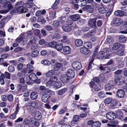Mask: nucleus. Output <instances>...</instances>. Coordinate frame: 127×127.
Segmentation results:
<instances>
[{
	"label": "nucleus",
	"instance_id": "1",
	"mask_svg": "<svg viewBox=\"0 0 127 127\" xmlns=\"http://www.w3.org/2000/svg\"><path fill=\"white\" fill-rule=\"evenodd\" d=\"M54 92L49 89H47L44 92V93L42 95L41 97L42 101L44 103L46 102L49 98L52 95H55Z\"/></svg>",
	"mask_w": 127,
	"mask_h": 127
},
{
	"label": "nucleus",
	"instance_id": "2",
	"mask_svg": "<svg viewBox=\"0 0 127 127\" xmlns=\"http://www.w3.org/2000/svg\"><path fill=\"white\" fill-rule=\"evenodd\" d=\"M24 3L22 1H19L17 2L15 7L18 12H25L26 10L24 8Z\"/></svg>",
	"mask_w": 127,
	"mask_h": 127
},
{
	"label": "nucleus",
	"instance_id": "3",
	"mask_svg": "<svg viewBox=\"0 0 127 127\" xmlns=\"http://www.w3.org/2000/svg\"><path fill=\"white\" fill-rule=\"evenodd\" d=\"M3 6L5 9L1 11L2 13H7L13 7L11 3L9 1H7L5 3L4 5Z\"/></svg>",
	"mask_w": 127,
	"mask_h": 127
},
{
	"label": "nucleus",
	"instance_id": "4",
	"mask_svg": "<svg viewBox=\"0 0 127 127\" xmlns=\"http://www.w3.org/2000/svg\"><path fill=\"white\" fill-rule=\"evenodd\" d=\"M104 54L103 56V59H110L111 56V51L109 48H105L104 49Z\"/></svg>",
	"mask_w": 127,
	"mask_h": 127
},
{
	"label": "nucleus",
	"instance_id": "5",
	"mask_svg": "<svg viewBox=\"0 0 127 127\" xmlns=\"http://www.w3.org/2000/svg\"><path fill=\"white\" fill-rule=\"evenodd\" d=\"M96 18L90 19L88 22V25L91 28L93 29L97 28L96 25Z\"/></svg>",
	"mask_w": 127,
	"mask_h": 127
},
{
	"label": "nucleus",
	"instance_id": "6",
	"mask_svg": "<svg viewBox=\"0 0 127 127\" xmlns=\"http://www.w3.org/2000/svg\"><path fill=\"white\" fill-rule=\"evenodd\" d=\"M123 23L122 20L119 18H115L113 19L112 23L115 26L119 25Z\"/></svg>",
	"mask_w": 127,
	"mask_h": 127
},
{
	"label": "nucleus",
	"instance_id": "7",
	"mask_svg": "<svg viewBox=\"0 0 127 127\" xmlns=\"http://www.w3.org/2000/svg\"><path fill=\"white\" fill-rule=\"evenodd\" d=\"M106 117L108 119L112 120L116 118V115L113 112H109L106 114Z\"/></svg>",
	"mask_w": 127,
	"mask_h": 127
},
{
	"label": "nucleus",
	"instance_id": "8",
	"mask_svg": "<svg viewBox=\"0 0 127 127\" xmlns=\"http://www.w3.org/2000/svg\"><path fill=\"white\" fill-rule=\"evenodd\" d=\"M70 78V76L66 73L61 76L60 79L63 82L65 83L68 82Z\"/></svg>",
	"mask_w": 127,
	"mask_h": 127
},
{
	"label": "nucleus",
	"instance_id": "9",
	"mask_svg": "<svg viewBox=\"0 0 127 127\" xmlns=\"http://www.w3.org/2000/svg\"><path fill=\"white\" fill-rule=\"evenodd\" d=\"M72 66L74 69L76 70H78L81 68V65L79 62L76 61L72 63Z\"/></svg>",
	"mask_w": 127,
	"mask_h": 127
},
{
	"label": "nucleus",
	"instance_id": "10",
	"mask_svg": "<svg viewBox=\"0 0 127 127\" xmlns=\"http://www.w3.org/2000/svg\"><path fill=\"white\" fill-rule=\"evenodd\" d=\"M114 14L115 15L119 17L125 16L127 15V14L125 12L120 10L115 11Z\"/></svg>",
	"mask_w": 127,
	"mask_h": 127
},
{
	"label": "nucleus",
	"instance_id": "11",
	"mask_svg": "<svg viewBox=\"0 0 127 127\" xmlns=\"http://www.w3.org/2000/svg\"><path fill=\"white\" fill-rule=\"evenodd\" d=\"M116 94L118 97L122 98L125 95V92L122 89H118L117 91Z\"/></svg>",
	"mask_w": 127,
	"mask_h": 127
},
{
	"label": "nucleus",
	"instance_id": "12",
	"mask_svg": "<svg viewBox=\"0 0 127 127\" xmlns=\"http://www.w3.org/2000/svg\"><path fill=\"white\" fill-rule=\"evenodd\" d=\"M66 23L68 26H69L72 27L73 29H74L76 28V24L75 23H74L73 22L72 20H68L66 21Z\"/></svg>",
	"mask_w": 127,
	"mask_h": 127
},
{
	"label": "nucleus",
	"instance_id": "13",
	"mask_svg": "<svg viewBox=\"0 0 127 127\" xmlns=\"http://www.w3.org/2000/svg\"><path fill=\"white\" fill-rule=\"evenodd\" d=\"M62 28L63 30L65 32H69L73 30L72 27L70 26H67L66 25H64L62 26Z\"/></svg>",
	"mask_w": 127,
	"mask_h": 127
},
{
	"label": "nucleus",
	"instance_id": "14",
	"mask_svg": "<svg viewBox=\"0 0 127 127\" xmlns=\"http://www.w3.org/2000/svg\"><path fill=\"white\" fill-rule=\"evenodd\" d=\"M80 51L82 54L85 55L88 54L90 52L89 50L85 47H81L80 49Z\"/></svg>",
	"mask_w": 127,
	"mask_h": 127
},
{
	"label": "nucleus",
	"instance_id": "15",
	"mask_svg": "<svg viewBox=\"0 0 127 127\" xmlns=\"http://www.w3.org/2000/svg\"><path fill=\"white\" fill-rule=\"evenodd\" d=\"M68 75L70 76V77H74L75 76V73L74 71L71 69H68L66 73Z\"/></svg>",
	"mask_w": 127,
	"mask_h": 127
},
{
	"label": "nucleus",
	"instance_id": "16",
	"mask_svg": "<svg viewBox=\"0 0 127 127\" xmlns=\"http://www.w3.org/2000/svg\"><path fill=\"white\" fill-rule=\"evenodd\" d=\"M82 9L83 11H88L90 13L92 12L93 11V9L91 7V6L89 5H87L83 7Z\"/></svg>",
	"mask_w": 127,
	"mask_h": 127
},
{
	"label": "nucleus",
	"instance_id": "17",
	"mask_svg": "<svg viewBox=\"0 0 127 127\" xmlns=\"http://www.w3.org/2000/svg\"><path fill=\"white\" fill-rule=\"evenodd\" d=\"M69 18L73 21H76L79 19L80 17L78 14H75L70 16Z\"/></svg>",
	"mask_w": 127,
	"mask_h": 127
},
{
	"label": "nucleus",
	"instance_id": "18",
	"mask_svg": "<svg viewBox=\"0 0 127 127\" xmlns=\"http://www.w3.org/2000/svg\"><path fill=\"white\" fill-rule=\"evenodd\" d=\"M114 88V85L112 83H109L105 86V89L106 91H109L113 89Z\"/></svg>",
	"mask_w": 127,
	"mask_h": 127
},
{
	"label": "nucleus",
	"instance_id": "19",
	"mask_svg": "<svg viewBox=\"0 0 127 127\" xmlns=\"http://www.w3.org/2000/svg\"><path fill=\"white\" fill-rule=\"evenodd\" d=\"M118 40L121 43H124L126 41L127 38L123 35L119 36L118 37Z\"/></svg>",
	"mask_w": 127,
	"mask_h": 127
},
{
	"label": "nucleus",
	"instance_id": "20",
	"mask_svg": "<svg viewBox=\"0 0 127 127\" xmlns=\"http://www.w3.org/2000/svg\"><path fill=\"white\" fill-rule=\"evenodd\" d=\"M116 112L117 118L119 119H123V116L122 113L119 110H116Z\"/></svg>",
	"mask_w": 127,
	"mask_h": 127
},
{
	"label": "nucleus",
	"instance_id": "21",
	"mask_svg": "<svg viewBox=\"0 0 127 127\" xmlns=\"http://www.w3.org/2000/svg\"><path fill=\"white\" fill-rule=\"evenodd\" d=\"M38 94L36 92H33L30 95V98L32 100H35L37 98Z\"/></svg>",
	"mask_w": 127,
	"mask_h": 127
},
{
	"label": "nucleus",
	"instance_id": "22",
	"mask_svg": "<svg viewBox=\"0 0 127 127\" xmlns=\"http://www.w3.org/2000/svg\"><path fill=\"white\" fill-rule=\"evenodd\" d=\"M29 77L30 80L32 81H35L37 79L36 74L33 73H31Z\"/></svg>",
	"mask_w": 127,
	"mask_h": 127
},
{
	"label": "nucleus",
	"instance_id": "23",
	"mask_svg": "<svg viewBox=\"0 0 127 127\" xmlns=\"http://www.w3.org/2000/svg\"><path fill=\"white\" fill-rule=\"evenodd\" d=\"M77 3L80 6H84L86 4V0H78Z\"/></svg>",
	"mask_w": 127,
	"mask_h": 127
},
{
	"label": "nucleus",
	"instance_id": "24",
	"mask_svg": "<svg viewBox=\"0 0 127 127\" xmlns=\"http://www.w3.org/2000/svg\"><path fill=\"white\" fill-rule=\"evenodd\" d=\"M60 34L58 33H54V35L51 37L52 40H56L59 39L61 37Z\"/></svg>",
	"mask_w": 127,
	"mask_h": 127
},
{
	"label": "nucleus",
	"instance_id": "25",
	"mask_svg": "<svg viewBox=\"0 0 127 127\" xmlns=\"http://www.w3.org/2000/svg\"><path fill=\"white\" fill-rule=\"evenodd\" d=\"M104 54V50L103 51H101L97 53V58L101 59H103V56Z\"/></svg>",
	"mask_w": 127,
	"mask_h": 127
},
{
	"label": "nucleus",
	"instance_id": "26",
	"mask_svg": "<svg viewBox=\"0 0 127 127\" xmlns=\"http://www.w3.org/2000/svg\"><path fill=\"white\" fill-rule=\"evenodd\" d=\"M63 50L65 53L69 54L70 52L71 49L68 46H65L64 47Z\"/></svg>",
	"mask_w": 127,
	"mask_h": 127
},
{
	"label": "nucleus",
	"instance_id": "27",
	"mask_svg": "<svg viewBox=\"0 0 127 127\" xmlns=\"http://www.w3.org/2000/svg\"><path fill=\"white\" fill-rule=\"evenodd\" d=\"M75 44L77 47L81 46L83 44L82 41L80 39H77L75 41Z\"/></svg>",
	"mask_w": 127,
	"mask_h": 127
},
{
	"label": "nucleus",
	"instance_id": "28",
	"mask_svg": "<svg viewBox=\"0 0 127 127\" xmlns=\"http://www.w3.org/2000/svg\"><path fill=\"white\" fill-rule=\"evenodd\" d=\"M35 117L37 120H40L42 117L39 111L36 112L35 114Z\"/></svg>",
	"mask_w": 127,
	"mask_h": 127
},
{
	"label": "nucleus",
	"instance_id": "29",
	"mask_svg": "<svg viewBox=\"0 0 127 127\" xmlns=\"http://www.w3.org/2000/svg\"><path fill=\"white\" fill-rule=\"evenodd\" d=\"M122 45L120 43H116L113 46L112 49L113 50H116L120 48L121 45Z\"/></svg>",
	"mask_w": 127,
	"mask_h": 127
},
{
	"label": "nucleus",
	"instance_id": "30",
	"mask_svg": "<svg viewBox=\"0 0 127 127\" xmlns=\"http://www.w3.org/2000/svg\"><path fill=\"white\" fill-rule=\"evenodd\" d=\"M55 48L58 51H61L62 50L63 48V45L61 43H57Z\"/></svg>",
	"mask_w": 127,
	"mask_h": 127
},
{
	"label": "nucleus",
	"instance_id": "31",
	"mask_svg": "<svg viewBox=\"0 0 127 127\" xmlns=\"http://www.w3.org/2000/svg\"><path fill=\"white\" fill-rule=\"evenodd\" d=\"M53 26L55 28H57L59 27L60 26L59 21L57 20L54 21L53 23Z\"/></svg>",
	"mask_w": 127,
	"mask_h": 127
},
{
	"label": "nucleus",
	"instance_id": "32",
	"mask_svg": "<svg viewBox=\"0 0 127 127\" xmlns=\"http://www.w3.org/2000/svg\"><path fill=\"white\" fill-rule=\"evenodd\" d=\"M41 63L44 65H49L51 63L48 60L44 59L41 61Z\"/></svg>",
	"mask_w": 127,
	"mask_h": 127
},
{
	"label": "nucleus",
	"instance_id": "33",
	"mask_svg": "<svg viewBox=\"0 0 127 127\" xmlns=\"http://www.w3.org/2000/svg\"><path fill=\"white\" fill-rule=\"evenodd\" d=\"M116 59L117 61L119 63V64L121 66L120 67H122L124 65V62L122 61V59L119 58H116Z\"/></svg>",
	"mask_w": 127,
	"mask_h": 127
},
{
	"label": "nucleus",
	"instance_id": "34",
	"mask_svg": "<svg viewBox=\"0 0 127 127\" xmlns=\"http://www.w3.org/2000/svg\"><path fill=\"white\" fill-rule=\"evenodd\" d=\"M115 53L118 55L121 56L123 55L124 54V51L123 49H120L116 51Z\"/></svg>",
	"mask_w": 127,
	"mask_h": 127
},
{
	"label": "nucleus",
	"instance_id": "35",
	"mask_svg": "<svg viewBox=\"0 0 127 127\" xmlns=\"http://www.w3.org/2000/svg\"><path fill=\"white\" fill-rule=\"evenodd\" d=\"M84 46L87 47L88 49H90L92 47V44L91 43L89 42H86L84 43Z\"/></svg>",
	"mask_w": 127,
	"mask_h": 127
},
{
	"label": "nucleus",
	"instance_id": "36",
	"mask_svg": "<svg viewBox=\"0 0 127 127\" xmlns=\"http://www.w3.org/2000/svg\"><path fill=\"white\" fill-rule=\"evenodd\" d=\"M57 43L56 42H51L48 43L47 45L49 47L55 48Z\"/></svg>",
	"mask_w": 127,
	"mask_h": 127
},
{
	"label": "nucleus",
	"instance_id": "37",
	"mask_svg": "<svg viewBox=\"0 0 127 127\" xmlns=\"http://www.w3.org/2000/svg\"><path fill=\"white\" fill-rule=\"evenodd\" d=\"M55 71V70L54 69L51 70L46 73V76L47 77H49L52 76L54 74Z\"/></svg>",
	"mask_w": 127,
	"mask_h": 127
},
{
	"label": "nucleus",
	"instance_id": "38",
	"mask_svg": "<svg viewBox=\"0 0 127 127\" xmlns=\"http://www.w3.org/2000/svg\"><path fill=\"white\" fill-rule=\"evenodd\" d=\"M107 41L110 44L113 43L114 42V40L112 37L109 36L107 37Z\"/></svg>",
	"mask_w": 127,
	"mask_h": 127
},
{
	"label": "nucleus",
	"instance_id": "39",
	"mask_svg": "<svg viewBox=\"0 0 127 127\" xmlns=\"http://www.w3.org/2000/svg\"><path fill=\"white\" fill-rule=\"evenodd\" d=\"M101 125V123L99 121L94 122L92 127H99Z\"/></svg>",
	"mask_w": 127,
	"mask_h": 127
},
{
	"label": "nucleus",
	"instance_id": "40",
	"mask_svg": "<svg viewBox=\"0 0 127 127\" xmlns=\"http://www.w3.org/2000/svg\"><path fill=\"white\" fill-rule=\"evenodd\" d=\"M62 64L60 63L56 64L54 67V69L55 71L58 70L61 66Z\"/></svg>",
	"mask_w": 127,
	"mask_h": 127
},
{
	"label": "nucleus",
	"instance_id": "41",
	"mask_svg": "<svg viewBox=\"0 0 127 127\" xmlns=\"http://www.w3.org/2000/svg\"><path fill=\"white\" fill-rule=\"evenodd\" d=\"M4 78V77L3 74H1L0 76V82L1 85H4L5 84Z\"/></svg>",
	"mask_w": 127,
	"mask_h": 127
},
{
	"label": "nucleus",
	"instance_id": "42",
	"mask_svg": "<svg viewBox=\"0 0 127 127\" xmlns=\"http://www.w3.org/2000/svg\"><path fill=\"white\" fill-rule=\"evenodd\" d=\"M98 10L100 13L102 14L105 13L106 11L105 9L102 7H99L98 9Z\"/></svg>",
	"mask_w": 127,
	"mask_h": 127
},
{
	"label": "nucleus",
	"instance_id": "43",
	"mask_svg": "<svg viewBox=\"0 0 127 127\" xmlns=\"http://www.w3.org/2000/svg\"><path fill=\"white\" fill-rule=\"evenodd\" d=\"M66 89L65 88L62 89L58 91V94L59 95H61L64 94L66 92Z\"/></svg>",
	"mask_w": 127,
	"mask_h": 127
},
{
	"label": "nucleus",
	"instance_id": "44",
	"mask_svg": "<svg viewBox=\"0 0 127 127\" xmlns=\"http://www.w3.org/2000/svg\"><path fill=\"white\" fill-rule=\"evenodd\" d=\"M39 52L37 50H35L32 52V57H36L38 55Z\"/></svg>",
	"mask_w": 127,
	"mask_h": 127
},
{
	"label": "nucleus",
	"instance_id": "45",
	"mask_svg": "<svg viewBox=\"0 0 127 127\" xmlns=\"http://www.w3.org/2000/svg\"><path fill=\"white\" fill-rule=\"evenodd\" d=\"M62 86V84L60 82H57L55 83L54 85V87L57 89H58L61 87Z\"/></svg>",
	"mask_w": 127,
	"mask_h": 127
},
{
	"label": "nucleus",
	"instance_id": "46",
	"mask_svg": "<svg viewBox=\"0 0 127 127\" xmlns=\"http://www.w3.org/2000/svg\"><path fill=\"white\" fill-rule=\"evenodd\" d=\"M63 39L61 40V41L64 43H68L69 42V41L68 40L66 36H63Z\"/></svg>",
	"mask_w": 127,
	"mask_h": 127
},
{
	"label": "nucleus",
	"instance_id": "47",
	"mask_svg": "<svg viewBox=\"0 0 127 127\" xmlns=\"http://www.w3.org/2000/svg\"><path fill=\"white\" fill-rule=\"evenodd\" d=\"M3 74L4 75V78H5V77L6 78L8 79H10V74L9 72L6 71L4 73V74Z\"/></svg>",
	"mask_w": 127,
	"mask_h": 127
},
{
	"label": "nucleus",
	"instance_id": "48",
	"mask_svg": "<svg viewBox=\"0 0 127 127\" xmlns=\"http://www.w3.org/2000/svg\"><path fill=\"white\" fill-rule=\"evenodd\" d=\"M50 79L53 83L56 82L58 80L57 78L54 76H53L51 77Z\"/></svg>",
	"mask_w": 127,
	"mask_h": 127
},
{
	"label": "nucleus",
	"instance_id": "49",
	"mask_svg": "<svg viewBox=\"0 0 127 127\" xmlns=\"http://www.w3.org/2000/svg\"><path fill=\"white\" fill-rule=\"evenodd\" d=\"M25 5L27 7L29 8H31L32 6V3L28 1H27V2L26 3Z\"/></svg>",
	"mask_w": 127,
	"mask_h": 127
},
{
	"label": "nucleus",
	"instance_id": "50",
	"mask_svg": "<svg viewBox=\"0 0 127 127\" xmlns=\"http://www.w3.org/2000/svg\"><path fill=\"white\" fill-rule=\"evenodd\" d=\"M80 119L79 116L78 115H75L74 116L73 118V120L74 122H76L78 121Z\"/></svg>",
	"mask_w": 127,
	"mask_h": 127
},
{
	"label": "nucleus",
	"instance_id": "51",
	"mask_svg": "<svg viewBox=\"0 0 127 127\" xmlns=\"http://www.w3.org/2000/svg\"><path fill=\"white\" fill-rule=\"evenodd\" d=\"M99 78L100 81H101V82L103 81L105 78L104 75L102 74L100 75L99 76Z\"/></svg>",
	"mask_w": 127,
	"mask_h": 127
},
{
	"label": "nucleus",
	"instance_id": "52",
	"mask_svg": "<svg viewBox=\"0 0 127 127\" xmlns=\"http://www.w3.org/2000/svg\"><path fill=\"white\" fill-rule=\"evenodd\" d=\"M66 18L65 16L64 17H60V21L61 23H63L66 21Z\"/></svg>",
	"mask_w": 127,
	"mask_h": 127
},
{
	"label": "nucleus",
	"instance_id": "53",
	"mask_svg": "<svg viewBox=\"0 0 127 127\" xmlns=\"http://www.w3.org/2000/svg\"><path fill=\"white\" fill-rule=\"evenodd\" d=\"M98 96L100 98H103L105 96V95L103 92H100L98 93Z\"/></svg>",
	"mask_w": 127,
	"mask_h": 127
},
{
	"label": "nucleus",
	"instance_id": "54",
	"mask_svg": "<svg viewBox=\"0 0 127 127\" xmlns=\"http://www.w3.org/2000/svg\"><path fill=\"white\" fill-rule=\"evenodd\" d=\"M110 71V69L108 67H105L103 72L105 74H106L109 73Z\"/></svg>",
	"mask_w": 127,
	"mask_h": 127
},
{
	"label": "nucleus",
	"instance_id": "55",
	"mask_svg": "<svg viewBox=\"0 0 127 127\" xmlns=\"http://www.w3.org/2000/svg\"><path fill=\"white\" fill-rule=\"evenodd\" d=\"M111 99L110 98H107L105 99L104 103L105 104H108L111 103Z\"/></svg>",
	"mask_w": 127,
	"mask_h": 127
},
{
	"label": "nucleus",
	"instance_id": "56",
	"mask_svg": "<svg viewBox=\"0 0 127 127\" xmlns=\"http://www.w3.org/2000/svg\"><path fill=\"white\" fill-rule=\"evenodd\" d=\"M38 45L37 43L33 44L31 47V49L32 50H34L36 49L38 47Z\"/></svg>",
	"mask_w": 127,
	"mask_h": 127
},
{
	"label": "nucleus",
	"instance_id": "57",
	"mask_svg": "<svg viewBox=\"0 0 127 127\" xmlns=\"http://www.w3.org/2000/svg\"><path fill=\"white\" fill-rule=\"evenodd\" d=\"M45 29L48 31H50L53 30V27L50 25H47L45 27Z\"/></svg>",
	"mask_w": 127,
	"mask_h": 127
},
{
	"label": "nucleus",
	"instance_id": "58",
	"mask_svg": "<svg viewBox=\"0 0 127 127\" xmlns=\"http://www.w3.org/2000/svg\"><path fill=\"white\" fill-rule=\"evenodd\" d=\"M8 69L10 72H13L14 71V66L11 65L9 66Z\"/></svg>",
	"mask_w": 127,
	"mask_h": 127
},
{
	"label": "nucleus",
	"instance_id": "59",
	"mask_svg": "<svg viewBox=\"0 0 127 127\" xmlns=\"http://www.w3.org/2000/svg\"><path fill=\"white\" fill-rule=\"evenodd\" d=\"M90 28L88 27H84L82 28V30L83 32H87L89 30Z\"/></svg>",
	"mask_w": 127,
	"mask_h": 127
},
{
	"label": "nucleus",
	"instance_id": "60",
	"mask_svg": "<svg viewBox=\"0 0 127 127\" xmlns=\"http://www.w3.org/2000/svg\"><path fill=\"white\" fill-rule=\"evenodd\" d=\"M33 32L35 35L38 36L40 32V31L39 29H36L34 30Z\"/></svg>",
	"mask_w": 127,
	"mask_h": 127
},
{
	"label": "nucleus",
	"instance_id": "61",
	"mask_svg": "<svg viewBox=\"0 0 127 127\" xmlns=\"http://www.w3.org/2000/svg\"><path fill=\"white\" fill-rule=\"evenodd\" d=\"M118 103V101L115 99H114L112 101L111 105L113 106H116Z\"/></svg>",
	"mask_w": 127,
	"mask_h": 127
},
{
	"label": "nucleus",
	"instance_id": "62",
	"mask_svg": "<svg viewBox=\"0 0 127 127\" xmlns=\"http://www.w3.org/2000/svg\"><path fill=\"white\" fill-rule=\"evenodd\" d=\"M53 84V83L49 79V80L46 83V86L47 87H50Z\"/></svg>",
	"mask_w": 127,
	"mask_h": 127
},
{
	"label": "nucleus",
	"instance_id": "63",
	"mask_svg": "<svg viewBox=\"0 0 127 127\" xmlns=\"http://www.w3.org/2000/svg\"><path fill=\"white\" fill-rule=\"evenodd\" d=\"M7 98L9 101H11L13 100V96L11 95H9L7 96Z\"/></svg>",
	"mask_w": 127,
	"mask_h": 127
},
{
	"label": "nucleus",
	"instance_id": "64",
	"mask_svg": "<svg viewBox=\"0 0 127 127\" xmlns=\"http://www.w3.org/2000/svg\"><path fill=\"white\" fill-rule=\"evenodd\" d=\"M101 88V86L98 84L95 86L94 87L95 90L96 91H99Z\"/></svg>",
	"mask_w": 127,
	"mask_h": 127
}]
</instances>
